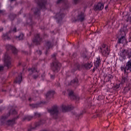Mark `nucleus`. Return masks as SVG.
<instances>
[{
	"label": "nucleus",
	"instance_id": "nucleus-1",
	"mask_svg": "<svg viewBox=\"0 0 131 131\" xmlns=\"http://www.w3.org/2000/svg\"><path fill=\"white\" fill-rule=\"evenodd\" d=\"M56 56H57V54H54L52 55L53 61L50 63L51 69L54 73H58L61 70V67H62V64L56 59Z\"/></svg>",
	"mask_w": 131,
	"mask_h": 131
},
{
	"label": "nucleus",
	"instance_id": "nucleus-2",
	"mask_svg": "<svg viewBox=\"0 0 131 131\" xmlns=\"http://www.w3.org/2000/svg\"><path fill=\"white\" fill-rule=\"evenodd\" d=\"M36 3H37L39 9L38 8H33L32 9L33 11H34V15H39V13H40V11L41 9L44 10L46 9V4H47L46 0H35Z\"/></svg>",
	"mask_w": 131,
	"mask_h": 131
},
{
	"label": "nucleus",
	"instance_id": "nucleus-3",
	"mask_svg": "<svg viewBox=\"0 0 131 131\" xmlns=\"http://www.w3.org/2000/svg\"><path fill=\"white\" fill-rule=\"evenodd\" d=\"M98 50L104 57H107L110 55V50L106 44H102L98 47Z\"/></svg>",
	"mask_w": 131,
	"mask_h": 131
},
{
	"label": "nucleus",
	"instance_id": "nucleus-4",
	"mask_svg": "<svg viewBox=\"0 0 131 131\" xmlns=\"http://www.w3.org/2000/svg\"><path fill=\"white\" fill-rule=\"evenodd\" d=\"M4 66L7 68H11L12 67V58L9 55L8 51L4 54Z\"/></svg>",
	"mask_w": 131,
	"mask_h": 131
},
{
	"label": "nucleus",
	"instance_id": "nucleus-5",
	"mask_svg": "<svg viewBox=\"0 0 131 131\" xmlns=\"http://www.w3.org/2000/svg\"><path fill=\"white\" fill-rule=\"evenodd\" d=\"M48 111L53 118L55 119L58 118V115H59V107L58 106L54 105L51 109L48 110Z\"/></svg>",
	"mask_w": 131,
	"mask_h": 131
},
{
	"label": "nucleus",
	"instance_id": "nucleus-6",
	"mask_svg": "<svg viewBox=\"0 0 131 131\" xmlns=\"http://www.w3.org/2000/svg\"><path fill=\"white\" fill-rule=\"evenodd\" d=\"M121 71L125 74L130 73L131 72V59H129L126 63L125 67H121Z\"/></svg>",
	"mask_w": 131,
	"mask_h": 131
},
{
	"label": "nucleus",
	"instance_id": "nucleus-7",
	"mask_svg": "<svg viewBox=\"0 0 131 131\" xmlns=\"http://www.w3.org/2000/svg\"><path fill=\"white\" fill-rule=\"evenodd\" d=\"M28 71H29V73L31 75H33V79H36L38 78L39 76V71H37V69L36 68H32L30 69H28Z\"/></svg>",
	"mask_w": 131,
	"mask_h": 131
},
{
	"label": "nucleus",
	"instance_id": "nucleus-8",
	"mask_svg": "<svg viewBox=\"0 0 131 131\" xmlns=\"http://www.w3.org/2000/svg\"><path fill=\"white\" fill-rule=\"evenodd\" d=\"M32 41L34 45H36V46L40 45L41 41H42V38L40 37V34H35L34 37L32 39Z\"/></svg>",
	"mask_w": 131,
	"mask_h": 131
},
{
	"label": "nucleus",
	"instance_id": "nucleus-9",
	"mask_svg": "<svg viewBox=\"0 0 131 131\" xmlns=\"http://www.w3.org/2000/svg\"><path fill=\"white\" fill-rule=\"evenodd\" d=\"M11 114H12V115H15L17 114V111H16L15 110H10L6 116H3L2 117L1 122H4V120H6V119H7V118H8V117L11 115Z\"/></svg>",
	"mask_w": 131,
	"mask_h": 131
},
{
	"label": "nucleus",
	"instance_id": "nucleus-10",
	"mask_svg": "<svg viewBox=\"0 0 131 131\" xmlns=\"http://www.w3.org/2000/svg\"><path fill=\"white\" fill-rule=\"evenodd\" d=\"M85 18V15L83 12H81L78 13V15L77 16V18L75 19V21H80V22H83L84 21V18Z\"/></svg>",
	"mask_w": 131,
	"mask_h": 131
},
{
	"label": "nucleus",
	"instance_id": "nucleus-11",
	"mask_svg": "<svg viewBox=\"0 0 131 131\" xmlns=\"http://www.w3.org/2000/svg\"><path fill=\"white\" fill-rule=\"evenodd\" d=\"M6 50L7 51H10V50H11L12 51V54L14 55H17L18 53V50L17 49H16L15 47L10 45H6Z\"/></svg>",
	"mask_w": 131,
	"mask_h": 131
},
{
	"label": "nucleus",
	"instance_id": "nucleus-12",
	"mask_svg": "<svg viewBox=\"0 0 131 131\" xmlns=\"http://www.w3.org/2000/svg\"><path fill=\"white\" fill-rule=\"evenodd\" d=\"M62 112H67V111H71L74 109V107L72 105L71 106H66L65 105H62L61 106Z\"/></svg>",
	"mask_w": 131,
	"mask_h": 131
},
{
	"label": "nucleus",
	"instance_id": "nucleus-13",
	"mask_svg": "<svg viewBox=\"0 0 131 131\" xmlns=\"http://www.w3.org/2000/svg\"><path fill=\"white\" fill-rule=\"evenodd\" d=\"M104 9V4L98 3L94 6V11H102Z\"/></svg>",
	"mask_w": 131,
	"mask_h": 131
},
{
	"label": "nucleus",
	"instance_id": "nucleus-14",
	"mask_svg": "<svg viewBox=\"0 0 131 131\" xmlns=\"http://www.w3.org/2000/svg\"><path fill=\"white\" fill-rule=\"evenodd\" d=\"M18 118H19V116L13 118L12 120H8L6 123L7 125H14L15 123V121H16V119H18Z\"/></svg>",
	"mask_w": 131,
	"mask_h": 131
},
{
	"label": "nucleus",
	"instance_id": "nucleus-15",
	"mask_svg": "<svg viewBox=\"0 0 131 131\" xmlns=\"http://www.w3.org/2000/svg\"><path fill=\"white\" fill-rule=\"evenodd\" d=\"M46 54H48V51L51 49V48H53V46H54V43H53L51 41H48L46 43Z\"/></svg>",
	"mask_w": 131,
	"mask_h": 131
},
{
	"label": "nucleus",
	"instance_id": "nucleus-16",
	"mask_svg": "<svg viewBox=\"0 0 131 131\" xmlns=\"http://www.w3.org/2000/svg\"><path fill=\"white\" fill-rule=\"evenodd\" d=\"M113 79V76L111 74L105 75L104 77V80H105L106 82H111V80Z\"/></svg>",
	"mask_w": 131,
	"mask_h": 131
},
{
	"label": "nucleus",
	"instance_id": "nucleus-17",
	"mask_svg": "<svg viewBox=\"0 0 131 131\" xmlns=\"http://www.w3.org/2000/svg\"><path fill=\"white\" fill-rule=\"evenodd\" d=\"M22 82V73H20L14 80L15 83H18L20 84Z\"/></svg>",
	"mask_w": 131,
	"mask_h": 131
},
{
	"label": "nucleus",
	"instance_id": "nucleus-18",
	"mask_svg": "<svg viewBox=\"0 0 131 131\" xmlns=\"http://www.w3.org/2000/svg\"><path fill=\"white\" fill-rule=\"evenodd\" d=\"M54 95H55V91L53 90L49 91L46 95V98L51 99V98L54 97Z\"/></svg>",
	"mask_w": 131,
	"mask_h": 131
},
{
	"label": "nucleus",
	"instance_id": "nucleus-19",
	"mask_svg": "<svg viewBox=\"0 0 131 131\" xmlns=\"http://www.w3.org/2000/svg\"><path fill=\"white\" fill-rule=\"evenodd\" d=\"M125 42H126V38H125V37L124 36H121L120 38H119L118 39L117 43H124Z\"/></svg>",
	"mask_w": 131,
	"mask_h": 131
},
{
	"label": "nucleus",
	"instance_id": "nucleus-20",
	"mask_svg": "<svg viewBox=\"0 0 131 131\" xmlns=\"http://www.w3.org/2000/svg\"><path fill=\"white\" fill-rule=\"evenodd\" d=\"M64 14H62L60 13H57L56 15V19H58V23H59L60 22V21H62V19H63V18H64Z\"/></svg>",
	"mask_w": 131,
	"mask_h": 131
},
{
	"label": "nucleus",
	"instance_id": "nucleus-21",
	"mask_svg": "<svg viewBox=\"0 0 131 131\" xmlns=\"http://www.w3.org/2000/svg\"><path fill=\"white\" fill-rule=\"evenodd\" d=\"M128 81V79L127 78V75H124L122 77V79L121 81V84H124Z\"/></svg>",
	"mask_w": 131,
	"mask_h": 131
},
{
	"label": "nucleus",
	"instance_id": "nucleus-22",
	"mask_svg": "<svg viewBox=\"0 0 131 131\" xmlns=\"http://www.w3.org/2000/svg\"><path fill=\"white\" fill-rule=\"evenodd\" d=\"M71 85L73 86H77L78 85V79L77 78H75L71 81Z\"/></svg>",
	"mask_w": 131,
	"mask_h": 131
},
{
	"label": "nucleus",
	"instance_id": "nucleus-23",
	"mask_svg": "<svg viewBox=\"0 0 131 131\" xmlns=\"http://www.w3.org/2000/svg\"><path fill=\"white\" fill-rule=\"evenodd\" d=\"M42 123H43V122H42V120H40L39 122L36 123L35 124V127H31L30 129H28V131H31V129H35V128H36V127H37V126H39V125H40V124H42Z\"/></svg>",
	"mask_w": 131,
	"mask_h": 131
},
{
	"label": "nucleus",
	"instance_id": "nucleus-24",
	"mask_svg": "<svg viewBox=\"0 0 131 131\" xmlns=\"http://www.w3.org/2000/svg\"><path fill=\"white\" fill-rule=\"evenodd\" d=\"M100 64H101V59H100V57H98L97 58L96 61L94 63V65L96 67V69H97V68H98V67L100 66Z\"/></svg>",
	"mask_w": 131,
	"mask_h": 131
},
{
	"label": "nucleus",
	"instance_id": "nucleus-25",
	"mask_svg": "<svg viewBox=\"0 0 131 131\" xmlns=\"http://www.w3.org/2000/svg\"><path fill=\"white\" fill-rule=\"evenodd\" d=\"M84 67L85 68V69H88V70H90L92 67H93V63H87L84 64Z\"/></svg>",
	"mask_w": 131,
	"mask_h": 131
},
{
	"label": "nucleus",
	"instance_id": "nucleus-26",
	"mask_svg": "<svg viewBox=\"0 0 131 131\" xmlns=\"http://www.w3.org/2000/svg\"><path fill=\"white\" fill-rule=\"evenodd\" d=\"M15 38L16 39H18V40H23L25 38V35L23 33H20L19 36H16L15 37Z\"/></svg>",
	"mask_w": 131,
	"mask_h": 131
},
{
	"label": "nucleus",
	"instance_id": "nucleus-27",
	"mask_svg": "<svg viewBox=\"0 0 131 131\" xmlns=\"http://www.w3.org/2000/svg\"><path fill=\"white\" fill-rule=\"evenodd\" d=\"M80 56L83 59H86L88 58V52L86 51H83L81 53Z\"/></svg>",
	"mask_w": 131,
	"mask_h": 131
},
{
	"label": "nucleus",
	"instance_id": "nucleus-28",
	"mask_svg": "<svg viewBox=\"0 0 131 131\" xmlns=\"http://www.w3.org/2000/svg\"><path fill=\"white\" fill-rule=\"evenodd\" d=\"M33 118V116H25L23 118V120L24 121H25V120H27V121H30Z\"/></svg>",
	"mask_w": 131,
	"mask_h": 131
},
{
	"label": "nucleus",
	"instance_id": "nucleus-29",
	"mask_svg": "<svg viewBox=\"0 0 131 131\" xmlns=\"http://www.w3.org/2000/svg\"><path fill=\"white\" fill-rule=\"evenodd\" d=\"M120 56L121 57H122V58L123 59H124L125 58V57H126V50H124L122 51V53H121L120 54Z\"/></svg>",
	"mask_w": 131,
	"mask_h": 131
},
{
	"label": "nucleus",
	"instance_id": "nucleus-30",
	"mask_svg": "<svg viewBox=\"0 0 131 131\" xmlns=\"http://www.w3.org/2000/svg\"><path fill=\"white\" fill-rule=\"evenodd\" d=\"M75 69L73 70H72V72H75V71H76V70H79V69H80V64H79V63H77L75 66Z\"/></svg>",
	"mask_w": 131,
	"mask_h": 131
},
{
	"label": "nucleus",
	"instance_id": "nucleus-31",
	"mask_svg": "<svg viewBox=\"0 0 131 131\" xmlns=\"http://www.w3.org/2000/svg\"><path fill=\"white\" fill-rule=\"evenodd\" d=\"M126 56H127L128 59H130V58H131V49L126 50Z\"/></svg>",
	"mask_w": 131,
	"mask_h": 131
},
{
	"label": "nucleus",
	"instance_id": "nucleus-32",
	"mask_svg": "<svg viewBox=\"0 0 131 131\" xmlns=\"http://www.w3.org/2000/svg\"><path fill=\"white\" fill-rule=\"evenodd\" d=\"M126 31H127V28L126 26H123L120 30V32H126Z\"/></svg>",
	"mask_w": 131,
	"mask_h": 131
},
{
	"label": "nucleus",
	"instance_id": "nucleus-33",
	"mask_svg": "<svg viewBox=\"0 0 131 131\" xmlns=\"http://www.w3.org/2000/svg\"><path fill=\"white\" fill-rule=\"evenodd\" d=\"M3 37H4L5 39H7L8 40H10V39H11V38H10V37H9L8 34L7 33L3 34Z\"/></svg>",
	"mask_w": 131,
	"mask_h": 131
},
{
	"label": "nucleus",
	"instance_id": "nucleus-34",
	"mask_svg": "<svg viewBox=\"0 0 131 131\" xmlns=\"http://www.w3.org/2000/svg\"><path fill=\"white\" fill-rule=\"evenodd\" d=\"M68 92H69V93L68 94L69 97H73V96H74L73 91L68 90Z\"/></svg>",
	"mask_w": 131,
	"mask_h": 131
},
{
	"label": "nucleus",
	"instance_id": "nucleus-35",
	"mask_svg": "<svg viewBox=\"0 0 131 131\" xmlns=\"http://www.w3.org/2000/svg\"><path fill=\"white\" fill-rule=\"evenodd\" d=\"M30 106L32 107V108H37L39 106V104L36 103V104H30Z\"/></svg>",
	"mask_w": 131,
	"mask_h": 131
},
{
	"label": "nucleus",
	"instance_id": "nucleus-36",
	"mask_svg": "<svg viewBox=\"0 0 131 131\" xmlns=\"http://www.w3.org/2000/svg\"><path fill=\"white\" fill-rule=\"evenodd\" d=\"M120 35L125 37V35H126V32H120Z\"/></svg>",
	"mask_w": 131,
	"mask_h": 131
},
{
	"label": "nucleus",
	"instance_id": "nucleus-37",
	"mask_svg": "<svg viewBox=\"0 0 131 131\" xmlns=\"http://www.w3.org/2000/svg\"><path fill=\"white\" fill-rule=\"evenodd\" d=\"M74 2V4H75V5H77V4H78V3H79V2H80V0H73Z\"/></svg>",
	"mask_w": 131,
	"mask_h": 131
},
{
	"label": "nucleus",
	"instance_id": "nucleus-38",
	"mask_svg": "<svg viewBox=\"0 0 131 131\" xmlns=\"http://www.w3.org/2000/svg\"><path fill=\"white\" fill-rule=\"evenodd\" d=\"M28 20H29L30 22H31V21H32L31 15H29V17H27V21H28Z\"/></svg>",
	"mask_w": 131,
	"mask_h": 131
},
{
	"label": "nucleus",
	"instance_id": "nucleus-39",
	"mask_svg": "<svg viewBox=\"0 0 131 131\" xmlns=\"http://www.w3.org/2000/svg\"><path fill=\"white\" fill-rule=\"evenodd\" d=\"M34 116H36L37 117H40V114H39L38 113H35Z\"/></svg>",
	"mask_w": 131,
	"mask_h": 131
},
{
	"label": "nucleus",
	"instance_id": "nucleus-40",
	"mask_svg": "<svg viewBox=\"0 0 131 131\" xmlns=\"http://www.w3.org/2000/svg\"><path fill=\"white\" fill-rule=\"evenodd\" d=\"M50 78L51 79H55V74H50Z\"/></svg>",
	"mask_w": 131,
	"mask_h": 131
},
{
	"label": "nucleus",
	"instance_id": "nucleus-41",
	"mask_svg": "<svg viewBox=\"0 0 131 131\" xmlns=\"http://www.w3.org/2000/svg\"><path fill=\"white\" fill-rule=\"evenodd\" d=\"M130 22L131 21V16H128L127 20H126V22Z\"/></svg>",
	"mask_w": 131,
	"mask_h": 131
},
{
	"label": "nucleus",
	"instance_id": "nucleus-42",
	"mask_svg": "<svg viewBox=\"0 0 131 131\" xmlns=\"http://www.w3.org/2000/svg\"><path fill=\"white\" fill-rule=\"evenodd\" d=\"M36 53H37V54H38V55H41V51L40 50L36 51Z\"/></svg>",
	"mask_w": 131,
	"mask_h": 131
},
{
	"label": "nucleus",
	"instance_id": "nucleus-43",
	"mask_svg": "<svg viewBox=\"0 0 131 131\" xmlns=\"http://www.w3.org/2000/svg\"><path fill=\"white\" fill-rule=\"evenodd\" d=\"M4 70V66H0V72H2Z\"/></svg>",
	"mask_w": 131,
	"mask_h": 131
},
{
	"label": "nucleus",
	"instance_id": "nucleus-44",
	"mask_svg": "<svg viewBox=\"0 0 131 131\" xmlns=\"http://www.w3.org/2000/svg\"><path fill=\"white\" fill-rule=\"evenodd\" d=\"M12 31H13V32H17V28L14 27V28H13V29L12 30Z\"/></svg>",
	"mask_w": 131,
	"mask_h": 131
},
{
	"label": "nucleus",
	"instance_id": "nucleus-45",
	"mask_svg": "<svg viewBox=\"0 0 131 131\" xmlns=\"http://www.w3.org/2000/svg\"><path fill=\"white\" fill-rule=\"evenodd\" d=\"M72 57H73V58H76V53H74L72 55Z\"/></svg>",
	"mask_w": 131,
	"mask_h": 131
},
{
	"label": "nucleus",
	"instance_id": "nucleus-46",
	"mask_svg": "<svg viewBox=\"0 0 131 131\" xmlns=\"http://www.w3.org/2000/svg\"><path fill=\"white\" fill-rule=\"evenodd\" d=\"M4 13H5V11L4 10H0V14H2V15H4Z\"/></svg>",
	"mask_w": 131,
	"mask_h": 131
},
{
	"label": "nucleus",
	"instance_id": "nucleus-47",
	"mask_svg": "<svg viewBox=\"0 0 131 131\" xmlns=\"http://www.w3.org/2000/svg\"><path fill=\"white\" fill-rule=\"evenodd\" d=\"M120 86V84H116V89H119Z\"/></svg>",
	"mask_w": 131,
	"mask_h": 131
},
{
	"label": "nucleus",
	"instance_id": "nucleus-48",
	"mask_svg": "<svg viewBox=\"0 0 131 131\" xmlns=\"http://www.w3.org/2000/svg\"><path fill=\"white\" fill-rule=\"evenodd\" d=\"M62 2V0H58L56 2V4H60Z\"/></svg>",
	"mask_w": 131,
	"mask_h": 131
},
{
	"label": "nucleus",
	"instance_id": "nucleus-49",
	"mask_svg": "<svg viewBox=\"0 0 131 131\" xmlns=\"http://www.w3.org/2000/svg\"><path fill=\"white\" fill-rule=\"evenodd\" d=\"M108 5H106V6L105 7V10H107V9H108Z\"/></svg>",
	"mask_w": 131,
	"mask_h": 131
},
{
	"label": "nucleus",
	"instance_id": "nucleus-50",
	"mask_svg": "<svg viewBox=\"0 0 131 131\" xmlns=\"http://www.w3.org/2000/svg\"><path fill=\"white\" fill-rule=\"evenodd\" d=\"M4 30V28H0V32L3 31Z\"/></svg>",
	"mask_w": 131,
	"mask_h": 131
},
{
	"label": "nucleus",
	"instance_id": "nucleus-51",
	"mask_svg": "<svg viewBox=\"0 0 131 131\" xmlns=\"http://www.w3.org/2000/svg\"><path fill=\"white\" fill-rule=\"evenodd\" d=\"M95 71H96V70H95V68H94V69L92 70V72L94 73V72H95Z\"/></svg>",
	"mask_w": 131,
	"mask_h": 131
},
{
	"label": "nucleus",
	"instance_id": "nucleus-52",
	"mask_svg": "<svg viewBox=\"0 0 131 131\" xmlns=\"http://www.w3.org/2000/svg\"><path fill=\"white\" fill-rule=\"evenodd\" d=\"M14 1H16V0H10V2L11 3H12V2H14Z\"/></svg>",
	"mask_w": 131,
	"mask_h": 131
},
{
	"label": "nucleus",
	"instance_id": "nucleus-53",
	"mask_svg": "<svg viewBox=\"0 0 131 131\" xmlns=\"http://www.w3.org/2000/svg\"><path fill=\"white\" fill-rule=\"evenodd\" d=\"M66 93V92H62L63 95H65Z\"/></svg>",
	"mask_w": 131,
	"mask_h": 131
},
{
	"label": "nucleus",
	"instance_id": "nucleus-54",
	"mask_svg": "<svg viewBox=\"0 0 131 131\" xmlns=\"http://www.w3.org/2000/svg\"><path fill=\"white\" fill-rule=\"evenodd\" d=\"M28 100H29V101H31V98H29Z\"/></svg>",
	"mask_w": 131,
	"mask_h": 131
},
{
	"label": "nucleus",
	"instance_id": "nucleus-55",
	"mask_svg": "<svg viewBox=\"0 0 131 131\" xmlns=\"http://www.w3.org/2000/svg\"><path fill=\"white\" fill-rule=\"evenodd\" d=\"M0 103H3V100H0Z\"/></svg>",
	"mask_w": 131,
	"mask_h": 131
},
{
	"label": "nucleus",
	"instance_id": "nucleus-56",
	"mask_svg": "<svg viewBox=\"0 0 131 131\" xmlns=\"http://www.w3.org/2000/svg\"><path fill=\"white\" fill-rule=\"evenodd\" d=\"M12 15H9V18H11Z\"/></svg>",
	"mask_w": 131,
	"mask_h": 131
},
{
	"label": "nucleus",
	"instance_id": "nucleus-57",
	"mask_svg": "<svg viewBox=\"0 0 131 131\" xmlns=\"http://www.w3.org/2000/svg\"><path fill=\"white\" fill-rule=\"evenodd\" d=\"M94 1V0H91V2H93Z\"/></svg>",
	"mask_w": 131,
	"mask_h": 131
},
{
	"label": "nucleus",
	"instance_id": "nucleus-58",
	"mask_svg": "<svg viewBox=\"0 0 131 131\" xmlns=\"http://www.w3.org/2000/svg\"><path fill=\"white\" fill-rule=\"evenodd\" d=\"M19 66L21 65V63H19Z\"/></svg>",
	"mask_w": 131,
	"mask_h": 131
},
{
	"label": "nucleus",
	"instance_id": "nucleus-59",
	"mask_svg": "<svg viewBox=\"0 0 131 131\" xmlns=\"http://www.w3.org/2000/svg\"><path fill=\"white\" fill-rule=\"evenodd\" d=\"M25 17H26V15H25Z\"/></svg>",
	"mask_w": 131,
	"mask_h": 131
}]
</instances>
